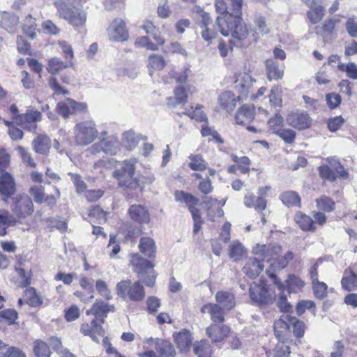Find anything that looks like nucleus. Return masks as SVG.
I'll return each instance as SVG.
<instances>
[{"mask_svg":"<svg viewBox=\"0 0 357 357\" xmlns=\"http://www.w3.org/2000/svg\"><path fill=\"white\" fill-rule=\"evenodd\" d=\"M255 108L248 105H243L236 112L235 120L240 125L246 124L254 119Z\"/></svg>","mask_w":357,"mask_h":357,"instance_id":"31","label":"nucleus"},{"mask_svg":"<svg viewBox=\"0 0 357 357\" xmlns=\"http://www.w3.org/2000/svg\"><path fill=\"white\" fill-rule=\"evenodd\" d=\"M270 189L269 187L261 188L259 190V196L256 197L252 193H248L244 197V204L249 208H255L257 211H263L266 207V200L264 195Z\"/></svg>","mask_w":357,"mask_h":357,"instance_id":"15","label":"nucleus"},{"mask_svg":"<svg viewBox=\"0 0 357 357\" xmlns=\"http://www.w3.org/2000/svg\"><path fill=\"white\" fill-rule=\"evenodd\" d=\"M107 34L111 40L124 41L128 37V33L124 21L117 18L112 22L107 28Z\"/></svg>","mask_w":357,"mask_h":357,"instance_id":"12","label":"nucleus"},{"mask_svg":"<svg viewBox=\"0 0 357 357\" xmlns=\"http://www.w3.org/2000/svg\"><path fill=\"white\" fill-rule=\"evenodd\" d=\"M319 172L322 178L327 179L331 182L336 180L337 176L335 173L328 165L320 166Z\"/></svg>","mask_w":357,"mask_h":357,"instance_id":"62","label":"nucleus"},{"mask_svg":"<svg viewBox=\"0 0 357 357\" xmlns=\"http://www.w3.org/2000/svg\"><path fill=\"white\" fill-rule=\"evenodd\" d=\"M341 284L342 288L347 291L357 289V274L351 270H345Z\"/></svg>","mask_w":357,"mask_h":357,"instance_id":"38","label":"nucleus"},{"mask_svg":"<svg viewBox=\"0 0 357 357\" xmlns=\"http://www.w3.org/2000/svg\"><path fill=\"white\" fill-rule=\"evenodd\" d=\"M73 66V63L72 61H66L64 63L59 58H53L48 61L47 70L50 73L55 75L63 69Z\"/></svg>","mask_w":357,"mask_h":357,"instance_id":"39","label":"nucleus"},{"mask_svg":"<svg viewBox=\"0 0 357 357\" xmlns=\"http://www.w3.org/2000/svg\"><path fill=\"white\" fill-rule=\"evenodd\" d=\"M216 23L223 36H232L230 42L236 47H245L254 43L251 28L243 22L242 18H235L233 15H227L225 18L216 20Z\"/></svg>","mask_w":357,"mask_h":357,"instance_id":"1","label":"nucleus"},{"mask_svg":"<svg viewBox=\"0 0 357 357\" xmlns=\"http://www.w3.org/2000/svg\"><path fill=\"white\" fill-rule=\"evenodd\" d=\"M183 114L188 116L190 119H195L197 121L202 122L206 120V116L200 107H197L195 108L191 107L190 109L186 110Z\"/></svg>","mask_w":357,"mask_h":357,"instance_id":"54","label":"nucleus"},{"mask_svg":"<svg viewBox=\"0 0 357 357\" xmlns=\"http://www.w3.org/2000/svg\"><path fill=\"white\" fill-rule=\"evenodd\" d=\"M17 222L15 217L7 209H0V236L7 234V228L14 226Z\"/></svg>","mask_w":357,"mask_h":357,"instance_id":"30","label":"nucleus"},{"mask_svg":"<svg viewBox=\"0 0 357 357\" xmlns=\"http://www.w3.org/2000/svg\"><path fill=\"white\" fill-rule=\"evenodd\" d=\"M16 150L24 163H26L29 166L32 167H36V164L35 163L31 156V153L29 152L25 148L22 146H18L16 148Z\"/></svg>","mask_w":357,"mask_h":357,"instance_id":"56","label":"nucleus"},{"mask_svg":"<svg viewBox=\"0 0 357 357\" xmlns=\"http://www.w3.org/2000/svg\"><path fill=\"white\" fill-rule=\"evenodd\" d=\"M251 299L258 305H268L275 299V294L263 284L254 283L249 288Z\"/></svg>","mask_w":357,"mask_h":357,"instance_id":"8","label":"nucleus"},{"mask_svg":"<svg viewBox=\"0 0 357 357\" xmlns=\"http://www.w3.org/2000/svg\"><path fill=\"white\" fill-rule=\"evenodd\" d=\"M289 291L296 292L301 290L305 286V282L298 277L294 275H289L286 280Z\"/></svg>","mask_w":357,"mask_h":357,"instance_id":"49","label":"nucleus"},{"mask_svg":"<svg viewBox=\"0 0 357 357\" xmlns=\"http://www.w3.org/2000/svg\"><path fill=\"white\" fill-rule=\"evenodd\" d=\"M193 351L197 357H211V347L206 340L196 342L193 344Z\"/></svg>","mask_w":357,"mask_h":357,"instance_id":"40","label":"nucleus"},{"mask_svg":"<svg viewBox=\"0 0 357 357\" xmlns=\"http://www.w3.org/2000/svg\"><path fill=\"white\" fill-rule=\"evenodd\" d=\"M155 349L161 357H174L176 354L173 344L162 339L155 340Z\"/></svg>","mask_w":357,"mask_h":357,"instance_id":"34","label":"nucleus"},{"mask_svg":"<svg viewBox=\"0 0 357 357\" xmlns=\"http://www.w3.org/2000/svg\"><path fill=\"white\" fill-rule=\"evenodd\" d=\"M87 109L85 102H76L70 98H66L57 104L56 111L63 118H68L70 115L78 113H84Z\"/></svg>","mask_w":357,"mask_h":357,"instance_id":"11","label":"nucleus"},{"mask_svg":"<svg viewBox=\"0 0 357 357\" xmlns=\"http://www.w3.org/2000/svg\"><path fill=\"white\" fill-rule=\"evenodd\" d=\"M130 264L134 271L146 285L151 287L155 283V276L153 272V264L147 259L142 258L139 254L132 255Z\"/></svg>","mask_w":357,"mask_h":357,"instance_id":"4","label":"nucleus"},{"mask_svg":"<svg viewBox=\"0 0 357 357\" xmlns=\"http://www.w3.org/2000/svg\"><path fill=\"white\" fill-rule=\"evenodd\" d=\"M276 135L288 144L293 143L296 137V132L289 128H282Z\"/></svg>","mask_w":357,"mask_h":357,"instance_id":"60","label":"nucleus"},{"mask_svg":"<svg viewBox=\"0 0 357 357\" xmlns=\"http://www.w3.org/2000/svg\"><path fill=\"white\" fill-rule=\"evenodd\" d=\"M202 314H208L211 319L214 323L221 324L225 321L222 310L218 304L208 303L203 305L201 308Z\"/></svg>","mask_w":357,"mask_h":357,"instance_id":"25","label":"nucleus"},{"mask_svg":"<svg viewBox=\"0 0 357 357\" xmlns=\"http://www.w3.org/2000/svg\"><path fill=\"white\" fill-rule=\"evenodd\" d=\"M56 0L54 5L56 14L75 28L82 27L86 22V13L82 9L80 0Z\"/></svg>","mask_w":357,"mask_h":357,"instance_id":"2","label":"nucleus"},{"mask_svg":"<svg viewBox=\"0 0 357 357\" xmlns=\"http://www.w3.org/2000/svg\"><path fill=\"white\" fill-rule=\"evenodd\" d=\"M41 119V113L33 109H28L26 113L14 117L17 125L31 132H36L38 128L37 123L40 122Z\"/></svg>","mask_w":357,"mask_h":357,"instance_id":"9","label":"nucleus"},{"mask_svg":"<svg viewBox=\"0 0 357 357\" xmlns=\"http://www.w3.org/2000/svg\"><path fill=\"white\" fill-rule=\"evenodd\" d=\"M165 66L166 61L162 55L152 54L149 56L147 66L151 75L155 71L162 70Z\"/></svg>","mask_w":357,"mask_h":357,"instance_id":"37","label":"nucleus"},{"mask_svg":"<svg viewBox=\"0 0 357 357\" xmlns=\"http://www.w3.org/2000/svg\"><path fill=\"white\" fill-rule=\"evenodd\" d=\"M25 296L27 298L26 303L32 307H36L42 303V300L38 295L36 294L33 288L27 289L24 291Z\"/></svg>","mask_w":357,"mask_h":357,"instance_id":"55","label":"nucleus"},{"mask_svg":"<svg viewBox=\"0 0 357 357\" xmlns=\"http://www.w3.org/2000/svg\"><path fill=\"white\" fill-rule=\"evenodd\" d=\"M96 288L98 293L107 300H110L112 298L110 291L108 289L107 285L105 281L98 280L96 281Z\"/></svg>","mask_w":357,"mask_h":357,"instance_id":"63","label":"nucleus"},{"mask_svg":"<svg viewBox=\"0 0 357 357\" xmlns=\"http://www.w3.org/2000/svg\"><path fill=\"white\" fill-rule=\"evenodd\" d=\"M286 120L289 126L300 130L310 128L312 123V119L305 112H292L288 114Z\"/></svg>","mask_w":357,"mask_h":357,"instance_id":"13","label":"nucleus"},{"mask_svg":"<svg viewBox=\"0 0 357 357\" xmlns=\"http://www.w3.org/2000/svg\"><path fill=\"white\" fill-rule=\"evenodd\" d=\"M16 192L15 183L12 176L7 173H3L0 176V194L6 199L13 195Z\"/></svg>","mask_w":357,"mask_h":357,"instance_id":"16","label":"nucleus"},{"mask_svg":"<svg viewBox=\"0 0 357 357\" xmlns=\"http://www.w3.org/2000/svg\"><path fill=\"white\" fill-rule=\"evenodd\" d=\"M80 332L85 336H90L95 342L98 343V336H103V329L100 324L97 323V320L93 319L89 323L82 324L80 326Z\"/></svg>","mask_w":357,"mask_h":357,"instance_id":"20","label":"nucleus"},{"mask_svg":"<svg viewBox=\"0 0 357 357\" xmlns=\"http://www.w3.org/2000/svg\"><path fill=\"white\" fill-rule=\"evenodd\" d=\"M255 29H251L252 40L257 43L261 36L268 34L270 29L266 23V19L262 16H257L254 20Z\"/></svg>","mask_w":357,"mask_h":357,"instance_id":"24","label":"nucleus"},{"mask_svg":"<svg viewBox=\"0 0 357 357\" xmlns=\"http://www.w3.org/2000/svg\"><path fill=\"white\" fill-rule=\"evenodd\" d=\"M174 337L177 347L181 351L184 352L189 349L192 340L191 333L189 331L183 330L175 334Z\"/></svg>","mask_w":357,"mask_h":357,"instance_id":"33","label":"nucleus"},{"mask_svg":"<svg viewBox=\"0 0 357 357\" xmlns=\"http://www.w3.org/2000/svg\"><path fill=\"white\" fill-rule=\"evenodd\" d=\"M123 143L130 150L134 149L138 144L140 137L132 130L126 131L123 134Z\"/></svg>","mask_w":357,"mask_h":357,"instance_id":"43","label":"nucleus"},{"mask_svg":"<svg viewBox=\"0 0 357 357\" xmlns=\"http://www.w3.org/2000/svg\"><path fill=\"white\" fill-rule=\"evenodd\" d=\"M0 23L6 29L12 30V29L17 24L18 18L15 15L4 11L1 15Z\"/></svg>","mask_w":357,"mask_h":357,"instance_id":"45","label":"nucleus"},{"mask_svg":"<svg viewBox=\"0 0 357 357\" xmlns=\"http://www.w3.org/2000/svg\"><path fill=\"white\" fill-rule=\"evenodd\" d=\"M264 268V265L257 258H250L243 268V273L250 278L257 277Z\"/></svg>","mask_w":357,"mask_h":357,"instance_id":"28","label":"nucleus"},{"mask_svg":"<svg viewBox=\"0 0 357 357\" xmlns=\"http://www.w3.org/2000/svg\"><path fill=\"white\" fill-rule=\"evenodd\" d=\"M289 347L284 342H280L277 344L274 357H289Z\"/></svg>","mask_w":357,"mask_h":357,"instance_id":"64","label":"nucleus"},{"mask_svg":"<svg viewBox=\"0 0 357 357\" xmlns=\"http://www.w3.org/2000/svg\"><path fill=\"white\" fill-rule=\"evenodd\" d=\"M281 251V247L278 245H256L252 249V253L261 257L262 261H270L274 255Z\"/></svg>","mask_w":357,"mask_h":357,"instance_id":"18","label":"nucleus"},{"mask_svg":"<svg viewBox=\"0 0 357 357\" xmlns=\"http://www.w3.org/2000/svg\"><path fill=\"white\" fill-rule=\"evenodd\" d=\"M89 215L91 218H94L97 220L98 223L101 224L106 221L107 213L105 212L98 206L92 207L89 211Z\"/></svg>","mask_w":357,"mask_h":357,"instance_id":"57","label":"nucleus"},{"mask_svg":"<svg viewBox=\"0 0 357 357\" xmlns=\"http://www.w3.org/2000/svg\"><path fill=\"white\" fill-rule=\"evenodd\" d=\"M266 67L268 79H279L283 77V69L279 66V63L274 59H267Z\"/></svg>","mask_w":357,"mask_h":357,"instance_id":"35","label":"nucleus"},{"mask_svg":"<svg viewBox=\"0 0 357 357\" xmlns=\"http://www.w3.org/2000/svg\"><path fill=\"white\" fill-rule=\"evenodd\" d=\"M75 142L80 146H87L95 141L99 132L93 120H84L77 123L73 128Z\"/></svg>","mask_w":357,"mask_h":357,"instance_id":"3","label":"nucleus"},{"mask_svg":"<svg viewBox=\"0 0 357 357\" xmlns=\"http://www.w3.org/2000/svg\"><path fill=\"white\" fill-rule=\"evenodd\" d=\"M281 201L287 206H301V198L294 191H287L280 196Z\"/></svg>","mask_w":357,"mask_h":357,"instance_id":"41","label":"nucleus"},{"mask_svg":"<svg viewBox=\"0 0 357 357\" xmlns=\"http://www.w3.org/2000/svg\"><path fill=\"white\" fill-rule=\"evenodd\" d=\"M204 204L209 220L213 221L216 217L220 218L224 215L222 207L225 204V201L222 202L217 199L206 197Z\"/></svg>","mask_w":357,"mask_h":357,"instance_id":"19","label":"nucleus"},{"mask_svg":"<svg viewBox=\"0 0 357 357\" xmlns=\"http://www.w3.org/2000/svg\"><path fill=\"white\" fill-rule=\"evenodd\" d=\"M136 163L135 158L125 160L121 167L113 172V176L119 181L120 185L131 188L139 186V183L133 180Z\"/></svg>","mask_w":357,"mask_h":357,"instance_id":"5","label":"nucleus"},{"mask_svg":"<svg viewBox=\"0 0 357 357\" xmlns=\"http://www.w3.org/2000/svg\"><path fill=\"white\" fill-rule=\"evenodd\" d=\"M289 325L286 321L283 319H278L274 323V331L276 337L280 339L283 333H285L289 330Z\"/></svg>","mask_w":357,"mask_h":357,"instance_id":"61","label":"nucleus"},{"mask_svg":"<svg viewBox=\"0 0 357 357\" xmlns=\"http://www.w3.org/2000/svg\"><path fill=\"white\" fill-rule=\"evenodd\" d=\"M139 249L140 252L147 257L154 258L155 257V245L151 238H141L139 243Z\"/></svg>","mask_w":357,"mask_h":357,"instance_id":"36","label":"nucleus"},{"mask_svg":"<svg viewBox=\"0 0 357 357\" xmlns=\"http://www.w3.org/2000/svg\"><path fill=\"white\" fill-rule=\"evenodd\" d=\"M244 252V247L238 241L233 242L229 246V257L234 260L240 259L243 255Z\"/></svg>","mask_w":357,"mask_h":357,"instance_id":"52","label":"nucleus"},{"mask_svg":"<svg viewBox=\"0 0 357 357\" xmlns=\"http://www.w3.org/2000/svg\"><path fill=\"white\" fill-rule=\"evenodd\" d=\"M18 318V314L14 309H6L0 311V322L3 321L8 325L16 324V320Z\"/></svg>","mask_w":357,"mask_h":357,"instance_id":"48","label":"nucleus"},{"mask_svg":"<svg viewBox=\"0 0 357 357\" xmlns=\"http://www.w3.org/2000/svg\"><path fill=\"white\" fill-rule=\"evenodd\" d=\"M317 207L324 212H331L335 209V202L330 197L322 195L316 199Z\"/></svg>","mask_w":357,"mask_h":357,"instance_id":"42","label":"nucleus"},{"mask_svg":"<svg viewBox=\"0 0 357 357\" xmlns=\"http://www.w3.org/2000/svg\"><path fill=\"white\" fill-rule=\"evenodd\" d=\"M324 15V9L322 6H314L307 12V16L312 24L320 22Z\"/></svg>","mask_w":357,"mask_h":357,"instance_id":"51","label":"nucleus"},{"mask_svg":"<svg viewBox=\"0 0 357 357\" xmlns=\"http://www.w3.org/2000/svg\"><path fill=\"white\" fill-rule=\"evenodd\" d=\"M13 213L19 218H25L33 211L31 199L26 194H20L14 199L12 206Z\"/></svg>","mask_w":357,"mask_h":357,"instance_id":"10","label":"nucleus"},{"mask_svg":"<svg viewBox=\"0 0 357 357\" xmlns=\"http://www.w3.org/2000/svg\"><path fill=\"white\" fill-rule=\"evenodd\" d=\"M115 307L113 305L105 303L102 301H96L92 307L86 312L87 315L94 314L96 320L100 319L101 322L104 321V319L109 312H114Z\"/></svg>","mask_w":357,"mask_h":357,"instance_id":"21","label":"nucleus"},{"mask_svg":"<svg viewBox=\"0 0 357 357\" xmlns=\"http://www.w3.org/2000/svg\"><path fill=\"white\" fill-rule=\"evenodd\" d=\"M195 12L197 15V21L200 28H205L211 24L209 14L203 10L199 6L195 7Z\"/></svg>","mask_w":357,"mask_h":357,"instance_id":"47","label":"nucleus"},{"mask_svg":"<svg viewBox=\"0 0 357 357\" xmlns=\"http://www.w3.org/2000/svg\"><path fill=\"white\" fill-rule=\"evenodd\" d=\"M294 220L298 226L304 231H315L317 227L312 218L298 211L294 215Z\"/></svg>","mask_w":357,"mask_h":357,"instance_id":"29","label":"nucleus"},{"mask_svg":"<svg viewBox=\"0 0 357 357\" xmlns=\"http://www.w3.org/2000/svg\"><path fill=\"white\" fill-rule=\"evenodd\" d=\"M116 289L119 296L123 298L128 296L132 301H142L145 296L144 287L139 282L123 280L117 283Z\"/></svg>","mask_w":357,"mask_h":357,"instance_id":"6","label":"nucleus"},{"mask_svg":"<svg viewBox=\"0 0 357 357\" xmlns=\"http://www.w3.org/2000/svg\"><path fill=\"white\" fill-rule=\"evenodd\" d=\"M255 80L247 73H240L235 82V88L240 95L238 100L246 98L248 95L252 91V84Z\"/></svg>","mask_w":357,"mask_h":357,"instance_id":"14","label":"nucleus"},{"mask_svg":"<svg viewBox=\"0 0 357 357\" xmlns=\"http://www.w3.org/2000/svg\"><path fill=\"white\" fill-rule=\"evenodd\" d=\"M58 45L64 54L66 61H71L74 57V52L71 45L65 40L59 41Z\"/></svg>","mask_w":357,"mask_h":357,"instance_id":"59","label":"nucleus"},{"mask_svg":"<svg viewBox=\"0 0 357 357\" xmlns=\"http://www.w3.org/2000/svg\"><path fill=\"white\" fill-rule=\"evenodd\" d=\"M119 142L114 136H108L100 139L98 142L93 144L88 152L92 155H98L104 153L109 155L116 154L119 150Z\"/></svg>","mask_w":357,"mask_h":357,"instance_id":"7","label":"nucleus"},{"mask_svg":"<svg viewBox=\"0 0 357 357\" xmlns=\"http://www.w3.org/2000/svg\"><path fill=\"white\" fill-rule=\"evenodd\" d=\"M175 200L178 202L184 203L190 211L191 215L200 213L199 208L196 206L198 205L199 199L190 193L176 190L174 192Z\"/></svg>","mask_w":357,"mask_h":357,"instance_id":"17","label":"nucleus"},{"mask_svg":"<svg viewBox=\"0 0 357 357\" xmlns=\"http://www.w3.org/2000/svg\"><path fill=\"white\" fill-rule=\"evenodd\" d=\"M230 329L227 326L214 323L206 328V334L213 342H220L227 335Z\"/></svg>","mask_w":357,"mask_h":357,"instance_id":"23","label":"nucleus"},{"mask_svg":"<svg viewBox=\"0 0 357 357\" xmlns=\"http://www.w3.org/2000/svg\"><path fill=\"white\" fill-rule=\"evenodd\" d=\"M130 219L140 225L149 223L150 220L148 210L141 204H132L128 211Z\"/></svg>","mask_w":357,"mask_h":357,"instance_id":"22","label":"nucleus"},{"mask_svg":"<svg viewBox=\"0 0 357 357\" xmlns=\"http://www.w3.org/2000/svg\"><path fill=\"white\" fill-rule=\"evenodd\" d=\"M236 100L237 99L234 93L231 91H225L219 96L218 102L221 109L229 113L235 109Z\"/></svg>","mask_w":357,"mask_h":357,"instance_id":"27","label":"nucleus"},{"mask_svg":"<svg viewBox=\"0 0 357 357\" xmlns=\"http://www.w3.org/2000/svg\"><path fill=\"white\" fill-rule=\"evenodd\" d=\"M218 305L226 310H231L236 305L235 297L228 291H218L215 295Z\"/></svg>","mask_w":357,"mask_h":357,"instance_id":"32","label":"nucleus"},{"mask_svg":"<svg viewBox=\"0 0 357 357\" xmlns=\"http://www.w3.org/2000/svg\"><path fill=\"white\" fill-rule=\"evenodd\" d=\"M312 289L315 297L318 299H323L327 296V284L324 282L316 280L312 283Z\"/></svg>","mask_w":357,"mask_h":357,"instance_id":"50","label":"nucleus"},{"mask_svg":"<svg viewBox=\"0 0 357 357\" xmlns=\"http://www.w3.org/2000/svg\"><path fill=\"white\" fill-rule=\"evenodd\" d=\"M33 351L36 357H50L51 354L49 346L40 340L34 342Z\"/></svg>","mask_w":357,"mask_h":357,"instance_id":"46","label":"nucleus"},{"mask_svg":"<svg viewBox=\"0 0 357 357\" xmlns=\"http://www.w3.org/2000/svg\"><path fill=\"white\" fill-rule=\"evenodd\" d=\"M189 167L194 171H203L206 168L207 164L199 154H191L189 156Z\"/></svg>","mask_w":357,"mask_h":357,"instance_id":"44","label":"nucleus"},{"mask_svg":"<svg viewBox=\"0 0 357 357\" xmlns=\"http://www.w3.org/2000/svg\"><path fill=\"white\" fill-rule=\"evenodd\" d=\"M45 189L42 185H33L29 189V193L33 196L36 203H43L45 197Z\"/></svg>","mask_w":357,"mask_h":357,"instance_id":"58","label":"nucleus"},{"mask_svg":"<svg viewBox=\"0 0 357 357\" xmlns=\"http://www.w3.org/2000/svg\"><path fill=\"white\" fill-rule=\"evenodd\" d=\"M268 123L272 132L277 134L278 131L282 128L284 119L279 114H276L273 117L269 119Z\"/></svg>","mask_w":357,"mask_h":357,"instance_id":"53","label":"nucleus"},{"mask_svg":"<svg viewBox=\"0 0 357 357\" xmlns=\"http://www.w3.org/2000/svg\"><path fill=\"white\" fill-rule=\"evenodd\" d=\"M32 148L36 153L46 155L51 148V139L46 135L39 134L32 141Z\"/></svg>","mask_w":357,"mask_h":357,"instance_id":"26","label":"nucleus"}]
</instances>
